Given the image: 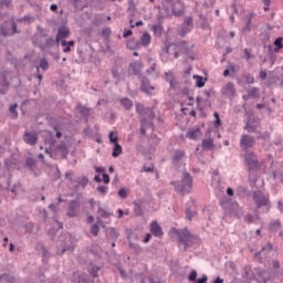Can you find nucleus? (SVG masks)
Here are the masks:
<instances>
[{
  "label": "nucleus",
  "instance_id": "nucleus-1",
  "mask_svg": "<svg viewBox=\"0 0 283 283\" xmlns=\"http://www.w3.org/2000/svg\"><path fill=\"white\" fill-rule=\"evenodd\" d=\"M159 12L165 17H182L185 14V3L180 0H164Z\"/></svg>",
  "mask_w": 283,
  "mask_h": 283
},
{
  "label": "nucleus",
  "instance_id": "nucleus-2",
  "mask_svg": "<svg viewBox=\"0 0 283 283\" xmlns=\"http://www.w3.org/2000/svg\"><path fill=\"white\" fill-rule=\"evenodd\" d=\"M170 185L175 187L177 193L185 196L186 193H191L193 177H191V174L185 171L180 181H170Z\"/></svg>",
  "mask_w": 283,
  "mask_h": 283
},
{
  "label": "nucleus",
  "instance_id": "nucleus-3",
  "mask_svg": "<svg viewBox=\"0 0 283 283\" xmlns=\"http://www.w3.org/2000/svg\"><path fill=\"white\" fill-rule=\"evenodd\" d=\"M247 277H252L258 283H269L270 280H275V272L266 271L262 268H254L252 274L249 273V270H245Z\"/></svg>",
  "mask_w": 283,
  "mask_h": 283
},
{
  "label": "nucleus",
  "instance_id": "nucleus-4",
  "mask_svg": "<svg viewBox=\"0 0 283 283\" xmlns=\"http://www.w3.org/2000/svg\"><path fill=\"white\" fill-rule=\"evenodd\" d=\"M60 247L61 249L56 250V255H64L67 253H74V242L72 241V234L70 232H63L60 235Z\"/></svg>",
  "mask_w": 283,
  "mask_h": 283
},
{
  "label": "nucleus",
  "instance_id": "nucleus-5",
  "mask_svg": "<svg viewBox=\"0 0 283 283\" xmlns=\"http://www.w3.org/2000/svg\"><path fill=\"white\" fill-rule=\"evenodd\" d=\"M244 160L247 163L250 176H253L254 171H260L262 169V164L258 159V155L253 151L245 153Z\"/></svg>",
  "mask_w": 283,
  "mask_h": 283
},
{
  "label": "nucleus",
  "instance_id": "nucleus-6",
  "mask_svg": "<svg viewBox=\"0 0 283 283\" xmlns=\"http://www.w3.org/2000/svg\"><path fill=\"white\" fill-rule=\"evenodd\" d=\"M252 198L255 201L256 209H262V207H266L268 211L271 209V203H269V196L264 195L262 190L253 191Z\"/></svg>",
  "mask_w": 283,
  "mask_h": 283
},
{
  "label": "nucleus",
  "instance_id": "nucleus-7",
  "mask_svg": "<svg viewBox=\"0 0 283 283\" xmlns=\"http://www.w3.org/2000/svg\"><path fill=\"white\" fill-rule=\"evenodd\" d=\"M176 235L179 239V242L184 244V251H187V249L193 244V242H191V238H193V235L187 228L184 230H176Z\"/></svg>",
  "mask_w": 283,
  "mask_h": 283
},
{
  "label": "nucleus",
  "instance_id": "nucleus-8",
  "mask_svg": "<svg viewBox=\"0 0 283 283\" xmlns=\"http://www.w3.org/2000/svg\"><path fill=\"white\" fill-rule=\"evenodd\" d=\"M175 50H178V52H184V54H187L190 61H196V54L193 53V44L189 46V42L179 41L175 44Z\"/></svg>",
  "mask_w": 283,
  "mask_h": 283
},
{
  "label": "nucleus",
  "instance_id": "nucleus-9",
  "mask_svg": "<svg viewBox=\"0 0 283 283\" xmlns=\"http://www.w3.org/2000/svg\"><path fill=\"white\" fill-rule=\"evenodd\" d=\"M254 145H255V138L247 134L241 135L240 147L242 151L248 154L249 149H251V147H253Z\"/></svg>",
  "mask_w": 283,
  "mask_h": 283
},
{
  "label": "nucleus",
  "instance_id": "nucleus-10",
  "mask_svg": "<svg viewBox=\"0 0 283 283\" xmlns=\"http://www.w3.org/2000/svg\"><path fill=\"white\" fill-rule=\"evenodd\" d=\"M221 96H224V98H230L232 101L235 98L237 90L233 82H229L220 90Z\"/></svg>",
  "mask_w": 283,
  "mask_h": 283
},
{
  "label": "nucleus",
  "instance_id": "nucleus-11",
  "mask_svg": "<svg viewBox=\"0 0 283 283\" xmlns=\"http://www.w3.org/2000/svg\"><path fill=\"white\" fill-rule=\"evenodd\" d=\"M81 209V200L74 199L69 202V210L66 212L67 218H76L78 210Z\"/></svg>",
  "mask_w": 283,
  "mask_h": 283
},
{
  "label": "nucleus",
  "instance_id": "nucleus-12",
  "mask_svg": "<svg viewBox=\"0 0 283 283\" xmlns=\"http://www.w3.org/2000/svg\"><path fill=\"white\" fill-rule=\"evenodd\" d=\"M260 123V117H248L243 129L248 132V134H255L258 132V124Z\"/></svg>",
  "mask_w": 283,
  "mask_h": 283
},
{
  "label": "nucleus",
  "instance_id": "nucleus-13",
  "mask_svg": "<svg viewBox=\"0 0 283 283\" xmlns=\"http://www.w3.org/2000/svg\"><path fill=\"white\" fill-rule=\"evenodd\" d=\"M140 78V92H143L144 94H147V96H151V92H154V90H156V87H154L151 85V82L149 81V78L145 77V76H139Z\"/></svg>",
  "mask_w": 283,
  "mask_h": 283
},
{
  "label": "nucleus",
  "instance_id": "nucleus-14",
  "mask_svg": "<svg viewBox=\"0 0 283 283\" xmlns=\"http://www.w3.org/2000/svg\"><path fill=\"white\" fill-rule=\"evenodd\" d=\"M71 283H92V281L90 280V275L76 271L71 276Z\"/></svg>",
  "mask_w": 283,
  "mask_h": 283
},
{
  "label": "nucleus",
  "instance_id": "nucleus-15",
  "mask_svg": "<svg viewBox=\"0 0 283 283\" xmlns=\"http://www.w3.org/2000/svg\"><path fill=\"white\" fill-rule=\"evenodd\" d=\"M23 142L25 143V145H30L31 147H34V145L39 143V136L36 135V132L25 130L23 134Z\"/></svg>",
  "mask_w": 283,
  "mask_h": 283
},
{
  "label": "nucleus",
  "instance_id": "nucleus-16",
  "mask_svg": "<svg viewBox=\"0 0 283 283\" xmlns=\"http://www.w3.org/2000/svg\"><path fill=\"white\" fill-rule=\"evenodd\" d=\"M8 72H0V94H7L10 88V81H8Z\"/></svg>",
  "mask_w": 283,
  "mask_h": 283
},
{
  "label": "nucleus",
  "instance_id": "nucleus-17",
  "mask_svg": "<svg viewBox=\"0 0 283 283\" xmlns=\"http://www.w3.org/2000/svg\"><path fill=\"white\" fill-rule=\"evenodd\" d=\"M185 156H186L185 150H180V149L174 150L170 159L172 167H176V168L180 167V160H182Z\"/></svg>",
  "mask_w": 283,
  "mask_h": 283
},
{
  "label": "nucleus",
  "instance_id": "nucleus-18",
  "mask_svg": "<svg viewBox=\"0 0 283 283\" xmlns=\"http://www.w3.org/2000/svg\"><path fill=\"white\" fill-rule=\"evenodd\" d=\"M219 205L220 207H222V209H228L229 211H231V209H238V201H233L231 198L228 197H223L219 200Z\"/></svg>",
  "mask_w": 283,
  "mask_h": 283
},
{
  "label": "nucleus",
  "instance_id": "nucleus-19",
  "mask_svg": "<svg viewBox=\"0 0 283 283\" xmlns=\"http://www.w3.org/2000/svg\"><path fill=\"white\" fill-rule=\"evenodd\" d=\"M54 151L56 154H61V158H63V160H67L70 148H67V145L65 144V142H61L60 144H57L54 148Z\"/></svg>",
  "mask_w": 283,
  "mask_h": 283
},
{
  "label": "nucleus",
  "instance_id": "nucleus-20",
  "mask_svg": "<svg viewBox=\"0 0 283 283\" xmlns=\"http://www.w3.org/2000/svg\"><path fill=\"white\" fill-rule=\"evenodd\" d=\"M165 81L166 83H169V90H178V80L176 78V75L174 73L166 72Z\"/></svg>",
  "mask_w": 283,
  "mask_h": 283
},
{
  "label": "nucleus",
  "instance_id": "nucleus-21",
  "mask_svg": "<svg viewBox=\"0 0 283 283\" xmlns=\"http://www.w3.org/2000/svg\"><path fill=\"white\" fill-rule=\"evenodd\" d=\"M150 233H153L155 238H163V228L157 221L150 222Z\"/></svg>",
  "mask_w": 283,
  "mask_h": 283
},
{
  "label": "nucleus",
  "instance_id": "nucleus-22",
  "mask_svg": "<svg viewBox=\"0 0 283 283\" xmlns=\"http://www.w3.org/2000/svg\"><path fill=\"white\" fill-rule=\"evenodd\" d=\"M140 118H146V125H154L153 122H148V120H154V118H156V114L154 113V109L147 107L146 112L142 115Z\"/></svg>",
  "mask_w": 283,
  "mask_h": 283
},
{
  "label": "nucleus",
  "instance_id": "nucleus-23",
  "mask_svg": "<svg viewBox=\"0 0 283 283\" xmlns=\"http://www.w3.org/2000/svg\"><path fill=\"white\" fill-rule=\"evenodd\" d=\"M205 77L201 75H193L192 78L196 81V87L202 88L205 87L207 81H209V77L207 75V73H205Z\"/></svg>",
  "mask_w": 283,
  "mask_h": 283
},
{
  "label": "nucleus",
  "instance_id": "nucleus-24",
  "mask_svg": "<svg viewBox=\"0 0 283 283\" xmlns=\"http://www.w3.org/2000/svg\"><path fill=\"white\" fill-rule=\"evenodd\" d=\"M44 145H49L50 147H54L56 145V137H54V133L52 130H48L44 136Z\"/></svg>",
  "mask_w": 283,
  "mask_h": 283
},
{
  "label": "nucleus",
  "instance_id": "nucleus-25",
  "mask_svg": "<svg viewBox=\"0 0 283 283\" xmlns=\"http://www.w3.org/2000/svg\"><path fill=\"white\" fill-rule=\"evenodd\" d=\"M105 232H106L107 240H111L113 242H116V240H118L119 234L116 231V229L109 227V228H106Z\"/></svg>",
  "mask_w": 283,
  "mask_h": 283
},
{
  "label": "nucleus",
  "instance_id": "nucleus-26",
  "mask_svg": "<svg viewBox=\"0 0 283 283\" xmlns=\"http://www.w3.org/2000/svg\"><path fill=\"white\" fill-rule=\"evenodd\" d=\"M201 135L202 132H200V128L190 129L186 133V138H190V140H198Z\"/></svg>",
  "mask_w": 283,
  "mask_h": 283
},
{
  "label": "nucleus",
  "instance_id": "nucleus-27",
  "mask_svg": "<svg viewBox=\"0 0 283 283\" xmlns=\"http://www.w3.org/2000/svg\"><path fill=\"white\" fill-rule=\"evenodd\" d=\"M242 83L252 85V83H255V78L252 76L251 73H245V74H243L242 78H238V84L242 85Z\"/></svg>",
  "mask_w": 283,
  "mask_h": 283
},
{
  "label": "nucleus",
  "instance_id": "nucleus-28",
  "mask_svg": "<svg viewBox=\"0 0 283 283\" xmlns=\"http://www.w3.org/2000/svg\"><path fill=\"white\" fill-rule=\"evenodd\" d=\"M70 28H67L66 25H62L57 29L56 35H59L62 40L70 39Z\"/></svg>",
  "mask_w": 283,
  "mask_h": 283
},
{
  "label": "nucleus",
  "instance_id": "nucleus-29",
  "mask_svg": "<svg viewBox=\"0 0 283 283\" xmlns=\"http://www.w3.org/2000/svg\"><path fill=\"white\" fill-rule=\"evenodd\" d=\"M119 103L126 112H129L132 109V107H134V102L132 99H129L128 97L120 98Z\"/></svg>",
  "mask_w": 283,
  "mask_h": 283
},
{
  "label": "nucleus",
  "instance_id": "nucleus-30",
  "mask_svg": "<svg viewBox=\"0 0 283 283\" xmlns=\"http://www.w3.org/2000/svg\"><path fill=\"white\" fill-rule=\"evenodd\" d=\"M149 43H151V35H149V33L145 32L139 39V46L142 48V45H143L144 48H147V45H149Z\"/></svg>",
  "mask_w": 283,
  "mask_h": 283
},
{
  "label": "nucleus",
  "instance_id": "nucleus-31",
  "mask_svg": "<svg viewBox=\"0 0 283 283\" xmlns=\"http://www.w3.org/2000/svg\"><path fill=\"white\" fill-rule=\"evenodd\" d=\"M133 205H134V216L136 218H143L144 212H143V206L140 205V202L134 201Z\"/></svg>",
  "mask_w": 283,
  "mask_h": 283
},
{
  "label": "nucleus",
  "instance_id": "nucleus-32",
  "mask_svg": "<svg viewBox=\"0 0 283 283\" xmlns=\"http://www.w3.org/2000/svg\"><path fill=\"white\" fill-rule=\"evenodd\" d=\"M128 50H140V42L136 39H130L126 43Z\"/></svg>",
  "mask_w": 283,
  "mask_h": 283
},
{
  "label": "nucleus",
  "instance_id": "nucleus-33",
  "mask_svg": "<svg viewBox=\"0 0 283 283\" xmlns=\"http://www.w3.org/2000/svg\"><path fill=\"white\" fill-rule=\"evenodd\" d=\"M74 44H75V42L73 40H71L69 42L65 40L61 41V45H62V48H64L63 49L64 53L72 52V48H74Z\"/></svg>",
  "mask_w": 283,
  "mask_h": 283
},
{
  "label": "nucleus",
  "instance_id": "nucleus-34",
  "mask_svg": "<svg viewBox=\"0 0 283 283\" xmlns=\"http://www.w3.org/2000/svg\"><path fill=\"white\" fill-rule=\"evenodd\" d=\"M36 72H39V70H43V72L50 70V63L45 60V59H41L38 63V65L35 66Z\"/></svg>",
  "mask_w": 283,
  "mask_h": 283
},
{
  "label": "nucleus",
  "instance_id": "nucleus-35",
  "mask_svg": "<svg viewBox=\"0 0 283 283\" xmlns=\"http://www.w3.org/2000/svg\"><path fill=\"white\" fill-rule=\"evenodd\" d=\"M25 167L30 170V171H34L36 169V159L32 158V157H28L25 159Z\"/></svg>",
  "mask_w": 283,
  "mask_h": 283
},
{
  "label": "nucleus",
  "instance_id": "nucleus-36",
  "mask_svg": "<svg viewBox=\"0 0 283 283\" xmlns=\"http://www.w3.org/2000/svg\"><path fill=\"white\" fill-rule=\"evenodd\" d=\"M277 229H282V222L280 221V219L273 220L270 222L269 224V230L273 233L275 231H277Z\"/></svg>",
  "mask_w": 283,
  "mask_h": 283
},
{
  "label": "nucleus",
  "instance_id": "nucleus-37",
  "mask_svg": "<svg viewBox=\"0 0 283 283\" xmlns=\"http://www.w3.org/2000/svg\"><path fill=\"white\" fill-rule=\"evenodd\" d=\"M90 253L94 255V258H101V245L99 244H92L90 248Z\"/></svg>",
  "mask_w": 283,
  "mask_h": 283
},
{
  "label": "nucleus",
  "instance_id": "nucleus-38",
  "mask_svg": "<svg viewBox=\"0 0 283 283\" xmlns=\"http://www.w3.org/2000/svg\"><path fill=\"white\" fill-rule=\"evenodd\" d=\"M77 108L80 109V115L83 116V118H85V120H88L90 118V108L83 106V105H77Z\"/></svg>",
  "mask_w": 283,
  "mask_h": 283
},
{
  "label": "nucleus",
  "instance_id": "nucleus-39",
  "mask_svg": "<svg viewBox=\"0 0 283 283\" xmlns=\"http://www.w3.org/2000/svg\"><path fill=\"white\" fill-rule=\"evenodd\" d=\"M120 154H123V146H120V144L118 143L114 144L113 151H112L113 158H118Z\"/></svg>",
  "mask_w": 283,
  "mask_h": 283
},
{
  "label": "nucleus",
  "instance_id": "nucleus-40",
  "mask_svg": "<svg viewBox=\"0 0 283 283\" xmlns=\"http://www.w3.org/2000/svg\"><path fill=\"white\" fill-rule=\"evenodd\" d=\"M248 98H260V88L252 87L248 90Z\"/></svg>",
  "mask_w": 283,
  "mask_h": 283
},
{
  "label": "nucleus",
  "instance_id": "nucleus-41",
  "mask_svg": "<svg viewBox=\"0 0 283 283\" xmlns=\"http://www.w3.org/2000/svg\"><path fill=\"white\" fill-rule=\"evenodd\" d=\"M147 118H140V129L139 133L142 136H147Z\"/></svg>",
  "mask_w": 283,
  "mask_h": 283
},
{
  "label": "nucleus",
  "instance_id": "nucleus-42",
  "mask_svg": "<svg viewBox=\"0 0 283 283\" xmlns=\"http://www.w3.org/2000/svg\"><path fill=\"white\" fill-rule=\"evenodd\" d=\"M0 280H4V283H15L17 279L8 273L0 274Z\"/></svg>",
  "mask_w": 283,
  "mask_h": 283
},
{
  "label": "nucleus",
  "instance_id": "nucleus-43",
  "mask_svg": "<svg viewBox=\"0 0 283 283\" xmlns=\"http://www.w3.org/2000/svg\"><path fill=\"white\" fill-rule=\"evenodd\" d=\"M88 273L92 277H98V271H101V266L98 265H91L88 266Z\"/></svg>",
  "mask_w": 283,
  "mask_h": 283
},
{
  "label": "nucleus",
  "instance_id": "nucleus-44",
  "mask_svg": "<svg viewBox=\"0 0 283 283\" xmlns=\"http://www.w3.org/2000/svg\"><path fill=\"white\" fill-rule=\"evenodd\" d=\"M201 147L202 149H213L216 146L213 145V139H203Z\"/></svg>",
  "mask_w": 283,
  "mask_h": 283
},
{
  "label": "nucleus",
  "instance_id": "nucleus-45",
  "mask_svg": "<svg viewBox=\"0 0 283 283\" xmlns=\"http://www.w3.org/2000/svg\"><path fill=\"white\" fill-rule=\"evenodd\" d=\"M274 52H280L283 48V38L279 36L274 40Z\"/></svg>",
  "mask_w": 283,
  "mask_h": 283
},
{
  "label": "nucleus",
  "instance_id": "nucleus-46",
  "mask_svg": "<svg viewBox=\"0 0 283 283\" xmlns=\"http://www.w3.org/2000/svg\"><path fill=\"white\" fill-rule=\"evenodd\" d=\"M195 216H196V209H193L191 207H187L186 208V218H187V220H189V222H191V220H193Z\"/></svg>",
  "mask_w": 283,
  "mask_h": 283
},
{
  "label": "nucleus",
  "instance_id": "nucleus-47",
  "mask_svg": "<svg viewBox=\"0 0 283 283\" xmlns=\"http://www.w3.org/2000/svg\"><path fill=\"white\" fill-rule=\"evenodd\" d=\"M135 108H136L137 114L139 115V118L143 117V114H145V112H147V107H145V105H143L140 103H136Z\"/></svg>",
  "mask_w": 283,
  "mask_h": 283
},
{
  "label": "nucleus",
  "instance_id": "nucleus-48",
  "mask_svg": "<svg viewBox=\"0 0 283 283\" xmlns=\"http://www.w3.org/2000/svg\"><path fill=\"white\" fill-rule=\"evenodd\" d=\"M163 24L160 23L153 25V32L155 36H163Z\"/></svg>",
  "mask_w": 283,
  "mask_h": 283
},
{
  "label": "nucleus",
  "instance_id": "nucleus-49",
  "mask_svg": "<svg viewBox=\"0 0 283 283\" xmlns=\"http://www.w3.org/2000/svg\"><path fill=\"white\" fill-rule=\"evenodd\" d=\"M10 182H11V178L9 177L7 179V191H11V193H13V196H17V187H20V184H15L12 189H10Z\"/></svg>",
  "mask_w": 283,
  "mask_h": 283
},
{
  "label": "nucleus",
  "instance_id": "nucleus-50",
  "mask_svg": "<svg viewBox=\"0 0 283 283\" xmlns=\"http://www.w3.org/2000/svg\"><path fill=\"white\" fill-rule=\"evenodd\" d=\"M191 30H193L191 27H187L186 24H181V31H180V36L185 38L187 36V34H189V32H191Z\"/></svg>",
  "mask_w": 283,
  "mask_h": 283
},
{
  "label": "nucleus",
  "instance_id": "nucleus-51",
  "mask_svg": "<svg viewBox=\"0 0 283 283\" xmlns=\"http://www.w3.org/2000/svg\"><path fill=\"white\" fill-rule=\"evenodd\" d=\"M253 19V13H250L248 17V21L245 23V27L243 28V32H251V20Z\"/></svg>",
  "mask_w": 283,
  "mask_h": 283
},
{
  "label": "nucleus",
  "instance_id": "nucleus-52",
  "mask_svg": "<svg viewBox=\"0 0 283 283\" xmlns=\"http://www.w3.org/2000/svg\"><path fill=\"white\" fill-rule=\"evenodd\" d=\"M237 193H238V196H249V189H247V187H244V186H239L238 188H237Z\"/></svg>",
  "mask_w": 283,
  "mask_h": 283
},
{
  "label": "nucleus",
  "instance_id": "nucleus-53",
  "mask_svg": "<svg viewBox=\"0 0 283 283\" xmlns=\"http://www.w3.org/2000/svg\"><path fill=\"white\" fill-rule=\"evenodd\" d=\"M0 34L1 36H10V28H8L6 24H2L0 27Z\"/></svg>",
  "mask_w": 283,
  "mask_h": 283
},
{
  "label": "nucleus",
  "instance_id": "nucleus-54",
  "mask_svg": "<svg viewBox=\"0 0 283 283\" xmlns=\"http://www.w3.org/2000/svg\"><path fill=\"white\" fill-rule=\"evenodd\" d=\"M97 213L101 216V218H109L112 216V213L104 208H98Z\"/></svg>",
  "mask_w": 283,
  "mask_h": 283
},
{
  "label": "nucleus",
  "instance_id": "nucleus-55",
  "mask_svg": "<svg viewBox=\"0 0 283 283\" xmlns=\"http://www.w3.org/2000/svg\"><path fill=\"white\" fill-rule=\"evenodd\" d=\"M98 231H101V227H98V223H94L93 226H91L92 235H94L95 238L98 237Z\"/></svg>",
  "mask_w": 283,
  "mask_h": 283
},
{
  "label": "nucleus",
  "instance_id": "nucleus-56",
  "mask_svg": "<svg viewBox=\"0 0 283 283\" xmlns=\"http://www.w3.org/2000/svg\"><path fill=\"white\" fill-rule=\"evenodd\" d=\"M9 112L12 118H19V113L17 112V104L11 105Z\"/></svg>",
  "mask_w": 283,
  "mask_h": 283
},
{
  "label": "nucleus",
  "instance_id": "nucleus-57",
  "mask_svg": "<svg viewBox=\"0 0 283 283\" xmlns=\"http://www.w3.org/2000/svg\"><path fill=\"white\" fill-rule=\"evenodd\" d=\"M271 138V133L263 132L260 136H256V140H269Z\"/></svg>",
  "mask_w": 283,
  "mask_h": 283
},
{
  "label": "nucleus",
  "instance_id": "nucleus-58",
  "mask_svg": "<svg viewBox=\"0 0 283 283\" xmlns=\"http://www.w3.org/2000/svg\"><path fill=\"white\" fill-rule=\"evenodd\" d=\"M25 233H34V223L28 222L24 224Z\"/></svg>",
  "mask_w": 283,
  "mask_h": 283
},
{
  "label": "nucleus",
  "instance_id": "nucleus-59",
  "mask_svg": "<svg viewBox=\"0 0 283 283\" xmlns=\"http://www.w3.org/2000/svg\"><path fill=\"white\" fill-rule=\"evenodd\" d=\"M108 138H109V143H112V145L118 144V136L114 135V132H111L108 134Z\"/></svg>",
  "mask_w": 283,
  "mask_h": 283
},
{
  "label": "nucleus",
  "instance_id": "nucleus-60",
  "mask_svg": "<svg viewBox=\"0 0 283 283\" xmlns=\"http://www.w3.org/2000/svg\"><path fill=\"white\" fill-rule=\"evenodd\" d=\"M205 96L207 98H211V96H216V88L210 87V88L205 90Z\"/></svg>",
  "mask_w": 283,
  "mask_h": 283
},
{
  "label": "nucleus",
  "instance_id": "nucleus-61",
  "mask_svg": "<svg viewBox=\"0 0 283 283\" xmlns=\"http://www.w3.org/2000/svg\"><path fill=\"white\" fill-rule=\"evenodd\" d=\"M56 233H59V230L56 228H50L48 230V235H50L51 240H54L56 238Z\"/></svg>",
  "mask_w": 283,
  "mask_h": 283
},
{
  "label": "nucleus",
  "instance_id": "nucleus-62",
  "mask_svg": "<svg viewBox=\"0 0 283 283\" xmlns=\"http://www.w3.org/2000/svg\"><path fill=\"white\" fill-rule=\"evenodd\" d=\"M184 25H186L187 28H192L193 29V18L192 17H188L184 20Z\"/></svg>",
  "mask_w": 283,
  "mask_h": 283
},
{
  "label": "nucleus",
  "instance_id": "nucleus-63",
  "mask_svg": "<svg viewBox=\"0 0 283 283\" xmlns=\"http://www.w3.org/2000/svg\"><path fill=\"white\" fill-rule=\"evenodd\" d=\"M197 277H198V272L196 270H192L188 275L189 282H196L198 280Z\"/></svg>",
  "mask_w": 283,
  "mask_h": 283
},
{
  "label": "nucleus",
  "instance_id": "nucleus-64",
  "mask_svg": "<svg viewBox=\"0 0 283 283\" xmlns=\"http://www.w3.org/2000/svg\"><path fill=\"white\" fill-rule=\"evenodd\" d=\"M97 191L102 193V196H107L108 187L107 186H97Z\"/></svg>",
  "mask_w": 283,
  "mask_h": 283
}]
</instances>
